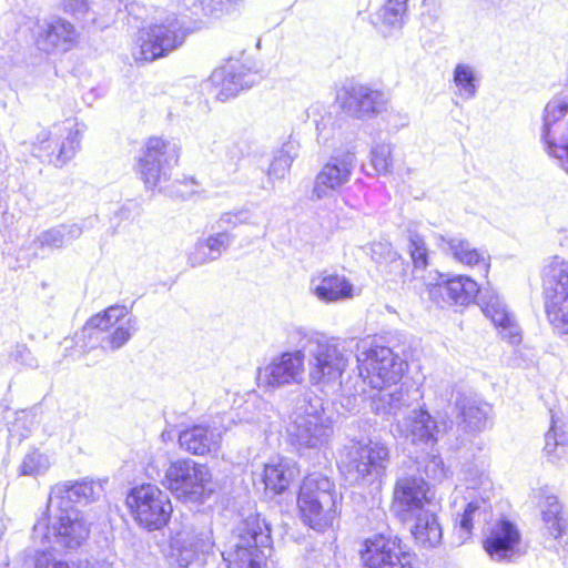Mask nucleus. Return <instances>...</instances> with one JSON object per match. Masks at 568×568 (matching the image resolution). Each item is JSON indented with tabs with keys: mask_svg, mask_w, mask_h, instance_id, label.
<instances>
[{
	"mask_svg": "<svg viewBox=\"0 0 568 568\" xmlns=\"http://www.w3.org/2000/svg\"><path fill=\"white\" fill-rule=\"evenodd\" d=\"M293 351L274 356L257 371V385L265 392L300 385L304 382L305 352L308 358V379L321 387L341 384L343 373L348 366V357L337 338L322 332L294 327L287 336Z\"/></svg>",
	"mask_w": 568,
	"mask_h": 568,
	"instance_id": "1",
	"label": "nucleus"
},
{
	"mask_svg": "<svg viewBox=\"0 0 568 568\" xmlns=\"http://www.w3.org/2000/svg\"><path fill=\"white\" fill-rule=\"evenodd\" d=\"M270 528L260 515H250L231 536L222 557L227 568H267Z\"/></svg>",
	"mask_w": 568,
	"mask_h": 568,
	"instance_id": "2",
	"label": "nucleus"
},
{
	"mask_svg": "<svg viewBox=\"0 0 568 568\" xmlns=\"http://www.w3.org/2000/svg\"><path fill=\"white\" fill-rule=\"evenodd\" d=\"M286 433L291 444L298 450L321 449L326 446L334 428L322 399L308 395L300 399L288 417Z\"/></svg>",
	"mask_w": 568,
	"mask_h": 568,
	"instance_id": "3",
	"label": "nucleus"
},
{
	"mask_svg": "<svg viewBox=\"0 0 568 568\" xmlns=\"http://www.w3.org/2000/svg\"><path fill=\"white\" fill-rule=\"evenodd\" d=\"M48 520L41 519L33 527V539L54 549L74 550L88 539L90 526L74 507L48 509Z\"/></svg>",
	"mask_w": 568,
	"mask_h": 568,
	"instance_id": "4",
	"label": "nucleus"
},
{
	"mask_svg": "<svg viewBox=\"0 0 568 568\" xmlns=\"http://www.w3.org/2000/svg\"><path fill=\"white\" fill-rule=\"evenodd\" d=\"M297 505L303 520L313 529L332 526L338 507L334 483L322 474H310L302 483Z\"/></svg>",
	"mask_w": 568,
	"mask_h": 568,
	"instance_id": "5",
	"label": "nucleus"
},
{
	"mask_svg": "<svg viewBox=\"0 0 568 568\" xmlns=\"http://www.w3.org/2000/svg\"><path fill=\"white\" fill-rule=\"evenodd\" d=\"M163 484L176 498L192 503H203L216 489L210 468L192 459L171 463Z\"/></svg>",
	"mask_w": 568,
	"mask_h": 568,
	"instance_id": "6",
	"label": "nucleus"
},
{
	"mask_svg": "<svg viewBox=\"0 0 568 568\" xmlns=\"http://www.w3.org/2000/svg\"><path fill=\"white\" fill-rule=\"evenodd\" d=\"M180 156L176 144L161 138H150L136 163V173L146 189L164 190L171 180L172 169Z\"/></svg>",
	"mask_w": 568,
	"mask_h": 568,
	"instance_id": "7",
	"label": "nucleus"
},
{
	"mask_svg": "<svg viewBox=\"0 0 568 568\" xmlns=\"http://www.w3.org/2000/svg\"><path fill=\"white\" fill-rule=\"evenodd\" d=\"M185 39V32L178 18L172 14L139 31L131 53L136 62L159 59L179 48Z\"/></svg>",
	"mask_w": 568,
	"mask_h": 568,
	"instance_id": "8",
	"label": "nucleus"
},
{
	"mask_svg": "<svg viewBox=\"0 0 568 568\" xmlns=\"http://www.w3.org/2000/svg\"><path fill=\"white\" fill-rule=\"evenodd\" d=\"M126 505L139 526L150 531L165 526L173 511L169 495L152 484L132 488Z\"/></svg>",
	"mask_w": 568,
	"mask_h": 568,
	"instance_id": "9",
	"label": "nucleus"
},
{
	"mask_svg": "<svg viewBox=\"0 0 568 568\" xmlns=\"http://www.w3.org/2000/svg\"><path fill=\"white\" fill-rule=\"evenodd\" d=\"M389 463L388 447L378 440H353L344 447L342 465L356 481L381 476Z\"/></svg>",
	"mask_w": 568,
	"mask_h": 568,
	"instance_id": "10",
	"label": "nucleus"
},
{
	"mask_svg": "<svg viewBox=\"0 0 568 568\" xmlns=\"http://www.w3.org/2000/svg\"><path fill=\"white\" fill-rule=\"evenodd\" d=\"M359 376L373 389L399 383L404 363L385 346L363 347L356 356Z\"/></svg>",
	"mask_w": 568,
	"mask_h": 568,
	"instance_id": "11",
	"label": "nucleus"
},
{
	"mask_svg": "<svg viewBox=\"0 0 568 568\" xmlns=\"http://www.w3.org/2000/svg\"><path fill=\"white\" fill-rule=\"evenodd\" d=\"M568 98L555 97L547 102L541 115L539 130L545 151L558 159L568 172Z\"/></svg>",
	"mask_w": 568,
	"mask_h": 568,
	"instance_id": "12",
	"label": "nucleus"
},
{
	"mask_svg": "<svg viewBox=\"0 0 568 568\" xmlns=\"http://www.w3.org/2000/svg\"><path fill=\"white\" fill-rule=\"evenodd\" d=\"M549 284L545 311L549 323L561 334H568V262L554 258L545 268Z\"/></svg>",
	"mask_w": 568,
	"mask_h": 568,
	"instance_id": "13",
	"label": "nucleus"
},
{
	"mask_svg": "<svg viewBox=\"0 0 568 568\" xmlns=\"http://www.w3.org/2000/svg\"><path fill=\"white\" fill-rule=\"evenodd\" d=\"M359 557L364 568H413L412 556L397 537L375 534L363 540Z\"/></svg>",
	"mask_w": 568,
	"mask_h": 568,
	"instance_id": "14",
	"label": "nucleus"
},
{
	"mask_svg": "<svg viewBox=\"0 0 568 568\" xmlns=\"http://www.w3.org/2000/svg\"><path fill=\"white\" fill-rule=\"evenodd\" d=\"M434 506L429 486L420 476L403 475L396 479L390 508L402 521Z\"/></svg>",
	"mask_w": 568,
	"mask_h": 568,
	"instance_id": "15",
	"label": "nucleus"
},
{
	"mask_svg": "<svg viewBox=\"0 0 568 568\" xmlns=\"http://www.w3.org/2000/svg\"><path fill=\"white\" fill-rule=\"evenodd\" d=\"M357 160L354 152L338 151L321 168L312 189V199L320 201L334 196L351 181Z\"/></svg>",
	"mask_w": 568,
	"mask_h": 568,
	"instance_id": "16",
	"label": "nucleus"
},
{
	"mask_svg": "<svg viewBox=\"0 0 568 568\" xmlns=\"http://www.w3.org/2000/svg\"><path fill=\"white\" fill-rule=\"evenodd\" d=\"M336 102L352 116L369 119L387 109L388 98L379 90L362 84H348L338 89Z\"/></svg>",
	"mask_w": 568,
	"mask_h": 568,
	"instance_id": "17",
	"label": "nucleus"
},
{
	"mask_svg": "<svg viewBox=\"0 0 568 568\" xmlns=\"http://www.w3.org/2000/svg\"><path fill=\"white\" fill-rule=\"evenodd\" d=\"M214 546L212 532L203 528L182 527L170 539V558L181 568H187L199 560L202 555L212 550Z\"/></svg>",
	"mask_w": 568,
	"mask_h": 568,
	"instance_id": "18",
	"label": "nucleus"
},
{
	"mask_svg": "<svg viewBox=\"0 0 568 568\" xmlns=\"http://www.w3.org/2000/svg\"><path fill=\"white\" fill-rule=\"evenodd\" d=\"M256 80V73L233 59L215 69L210 77V82L216 89V98L221 101L234 98L241 91L250 89Z\"/></svg>",
	"mask_w": 568,
	"mask_h": 568,
	"instance_id": "19",
	"label": "nucleus"
},
{
	"mask_svg": "<svg viewBox=\"0 0 568 568\" xmlns=\"http://www.w3.org/2000/svg\"><path fill=\"white\" fill-rule=\"evenodd\" d=\"M308 290L320 302L326 304L344 302L358 295L357 288L346 275L327 270L311 277Z\"/></svg>",
	"mask_w": 568,
	"mask_h": 568,
	"instance_id": "20",
	"label": "nucleus"
},
{
	"mask_svg": "<svg viewBox=\"0 0 568 568\" xmlns=\"http://www.w3.org/2000/svg\"><path fill=\"white\" fill-rule=\"evenodd\" d=\"M478 284L468 276H457L429 287V298L444 307L445 305H467L480 293Z\"/></svg>",
	"mask_w": 568,
	"mask_h": 568,
	"instance_id": "21",
	"label": "nucleus"
},
{
	"mask_svg": "<svg viewBox=\"0 0 568 568\" xmlns=\"http://www.w3.org/2000/svg\"><path fill=\"white\" fill-rule=\"evenodd\" d=\"M396 430L413 445H428L437 440V422L427 410L414 409L396 424Z\"/></svg>",
	"mask_w": 568,
	"mask_h": 568,
	"instance_id": "22",
	"label": "nucleus"
},
{
	"mask_svg": "<svg viewBox=\"0 0 568 568\" xmlns=\"http://www.w3.org/2000/svg\"><path fill=\"white\" fill-rule=\"evenodd\" d=\"M520 534L509 521L501 520L486 538L484 547L495 561L511 560L519 556Z\"/></svg>",
	"mask_w": 568,
	"mask_h": 568,
	"instance_id": "23",
	"label": "nucleus"
},
{
	"mask_svg": "<svg viewBox=\"0 0 568 568\" xmlns=\"http://www.w3.org/2000/svg\"><path fill=\"white\" fill-rule=\"evenodd\" d=\"M479 305L485 315L500 328L503 338L508 339L510 344H518L520 342L519 326L497 294L488 291L480 293Z\"/></svg>",
	"mask_w": 568,
	"mask_h": 568,
	"instance_id": "24",
	"label": "nucleus"
},
{
	"mask_svg": "<svg viewBox=\"0 0 568 568\" xmlns=\"http://www.w3.org/2000/svg\"><path fill=\"white\" fill-rule=\"evenodd\" d=\"M101 490V486L92 480L77 483H64L52 488L48 509L73 507L71 504L89 503L93 500Z\"/></svg>",
	"mask_w": 568,
	"mask_h": 568,
	"instance_id": "25",
	"label": "nucleus"
},
{
	"mask_svg": "<svg viewBox=\"0 0 568 568\" xmlns=\"http://www.w3.org/2000/svg\"><path fill=\"white\" fill-rule=\"evenodd\" d=\"M78 32L73 24L62 18H51L44 22L39 43L43 50L69 51L77 42Z\"/></svg>",
	"mask_w": 568,
	"mask_h": 568,
	"instance_id": "26",
	"label": "nucleus"
},
{
	"mask_svg": "<svg viewBox=\"0 0 568 568\" xmlns=\"http://www.w3.org/2000/svg\"><path fill=\"white\" fill-rule=\"evenodd\" d=\"M408 521H413L410 532L417 546L432 549L440 545L443 528L438 521L435 506L415 514Z\"/></svg>",
	"mask_w": 568,
	"mask_h": 568,
	"instance_id": "27",
	"label": "nucleus"
},
{
	"mask_svg": "<svg viewBox=\"0 0 568 568\" xmlns=\"http://www.w3.org/2000/svg\"><path fill=\"white\" fill-rule=\"evenodd\" d=\"M179 443L193 455L215 453L221 444V432L203 425L193 426L180 433Z\"/></svg>",
	"mask_w": 568,
	"mask_h": 568,
	"instance_id": "28",
	"label": "nucleus"
},
{
	"mask_svg": "<svg viewBox=\"0 0 568 568\" xmlns=\"http://www.w3.org/2000/svg\"><path fill=\"white\" fill-rule=\"evenodd\" d=\"M297 474L298 469L294 460L276 456L264 465L263 481L266 489L280 494L288 487Z\"/></svg>",
	"mask_w": 568,
	"mask_h": 568,
	"instance_id": "29",
	"label": "nucleus"
},
{
	"mask_svg": "<svg viewBox=\"0 0 568 568\" xmlns=\"http://www.w3.org/2000/svg\"><path fill=\"white\" fill-rule=\"evenodd\" d=\"M376 390L377 394L372 396V408L376 414L396 415L404 407L410 405V395L407 388L399 383Z\"/></svg>",
	"mask_w": 568,
	"mask_h": 568,
	"instance_id": "30",
	"label": "nucleus"
},
{
	"mask_svg": "<svg viewBox=\"0 0 568 568\" xmlns=\"http://www.w3.org/2000/svg\"><path fill=\"white\" fill-rule=\"evenodd\" d=\"M486 499L487 498L481 496L468 501L464 511L458 514L454 527V536L458 545L465 544L470 538L475 524L486 520Z\"/></svg>",
	"mask_w": 568,
	"mask_h": 568,
	"instance_id": "31",
	"label": "nucleus"
},
{
	"mask_svg": "<svg viewBox=\"0 0 568 568\" xmlns=\"http://www.w3.org/2000/svg\"><path fill=\"white\" fill-rule=\"evenodd\" d=\"M440 241L442 247L449 251L458 262L468 266H477L484 273H487L489 255L485 251H478L468 241L458 237L446 239L440 236Z\"/></svg>",
	"mask_w": 568,
	"mask_h": 568,
	"instance_id": "32",
	"label": "nucleus"
},
{
	"mask_svg": "<svg viewBox=\"0 0 568 568\" xmlns=\"http://www.w3.org/2000/svg\"><path fill=\"white\" fill-rule=\"evenodd\" d=\"M408 0H385L376 12L374 24L385 36H390L404 27Z\"/></svg>",
	"mask_w": 568,
	"mask_h": 568,
	"instance_id": "33",
	"label": "nucleus"
},
{
	"mask_svg": "<svg viewBox=\"0 0 568 568\" xmlns=\"http://www.w3.org/2000/svg\"><path fill=\"white\" fill-rule=\"evenodd\" d=\"M539 507L545 529L555 539L559 538L568 528V518L558 498L547 495L539 503Z\"/></svg>",
	"mask_w": 568,
	"mask_h": 568,
	"instance_id": "34",
	"label": "nucleus"
},
{
	"mask_svg": "<svg viewBox=\"0 0 568 568\" xmlns=\"http://www.w3.org/2000/svg\"><path fill=\"white\" fill-rule=\"evenodd\" d=\"M82 227L75 223L63 224L41 232L34 243L41 248H60L79 239Z\"/></svg>",
	"mask_w": 568,
	"mask_h": 568,
	"instance_id": "35",
	"label": "nucleus"
},
{
	"mask_svg": "<svg viewBox=\"0 0 568 568\" xmlns=\"http://www.w3.org/2000/svg\"><path fill=\"white\" fill-rule=\"evenodd\" d=\"M454 94L464 100L475 98L478 87L479 78L475 67L468 63H457L453 71Z\"/></svg>",
	"mask_w": 568,
	"mask_h": 568,
	"instance_id": "36",
	"label": "nucleus"
},
{
	"mask_svg": "<svg viewBox=\"0 0 568 568\" xmlns=\"http://www.w3.org/2000/svg\"><path fill=\"white\" fill-rule=\"evenodd\" d=\"M457 407L463 422L473 430L485 427L491 407L484 402L471 397H463L457 400Z\"/></svg>",
	"mask_w": 568,
	"mask_h": 568,
	"instance_id": "37",
	"label": "nucleus"
},
{
	"mask_svg": "<svg viewBox=\"0 0 568 568\" xmlns=\"http://www.w3.org/2000/svg\"><path fill=\"white\" fill-rule=\"evenodd\" d=\"M463 474L467 489L476 490L479 493V497L488 498L491 481L484 462L465 465Z\"/></svg>",
	"mask_w": 568,
	"mask_h": 568,
	"instance_id": "38",
	"label": "nucleus"
},
{
	"mask_svg": "<svg viewBox=\"0 0 568 568\" xmlns=\"http://www.w3.org/2000/svg\"><path fill=\"white\" fill-rule=\"evenodd\" d=\"M568 434L562 427L557 426L556 422L551 419L550 429L545 436L544 450L552 463L557 462L567 453Z\"/></svg>",
	"mask_w": 568,
	"mask_h": 568,
	"instance_id": "39",
	"label": "nucleus"
},
{
	"mask_svg": "<svg viewBox=\"0 0 568 568\" xmlns=\"http://www.w3.org/2000/svg\"><path fill=\"white\" fill-rule=\"evenodd\" d=\"M128 314L126 307L124 306H111L103 313L92 316L85 324L84 331L98 329L100 332L108 331L114 325H118Z\"/></svg>",
	"mask_w": 568,
	"mask_h": 568,
	"instance_id": "40",
	"label": "nucleus"
},
{
	"mask_svg": "<svg viewBox=\"0 0 568 568\" xmlns=\"http://www.w3.org/2000/svg\"><path fill=\"white\" fill-rule=\"evenodd\" d=\"M51 462L48 455L39 449L27 453L19 466V475L37 477L43 475L50 468Z\"/></svg>",
	"mask_w": 568,
	"mask_h": 568,
	"instance_id": "41",
	"label": "nucleus"
},
{
	"mask_svg": "<svg viewBox=\"0 0 568 568\" xmlns=\"http://www.w3.org/2000/svg\"><path fill=\"white\" fill-rule=\"evenodd\" d=\"M80 144L81 135L79 129H68V133L60 144L58 154H55L54 158L51 156L50 162H52L55 166L64 165L75 155L80 149Z\"/></svg>",
	"mask_w": 568,
	"mask_h": 568,
	"instance_id": "42",
	"label": "nucleus"
},
{
	"mask_svg": "<svg viewBox=\"0 0 568 568\" xmlns=\"http://www.w3.org/2000/svg\"><path fill=\"white\" fill-rule=\"evenodd\" d=\"M135 331V320L128 318L125 321H121L115 329L104 338V347L110 348L111 351H115L121 348L131 337L132 333Z\"/></svg>",
	"mask_w": 568,
	"mask_h": 568,
	"instance_id": "43",
	"label": "nucleus"
},
{
	"mask_svg": "<svg viewBox=\"0 0 568 568\" xmlns=\"http://www.w3.org/2000/svg\"><path fill=\"white\" fill-rule=\"evenodd\" d=\"M393 149L389 143H376L371 151V163L378 174H387L393 166Z\"/></svg>",
	"mask_w": 568,
	"mask_h": 568,
	"instance_id": "44",
	"label": "nucleus"
},
{
	"mask_svg": "<svg viewBox=\"0 0 568 568\" xmlns=\"http://www.w3.org/2000/svg\"><path fill=\"white\" fill-rule=\"evenodd\" d=\"M214 261L221 257L233 242V235L226 231L215 232L202 239Z\"/></svg>",
	"mask_w": 568,
	"mask_h": 568,
	"instance_id": "45",
	"label": "nucleus"
},
{
	"mask_svg": "<svg viewBox=\"0 0 568 568\" xmlns=\"http://www.w3.org/2000/svg\"><path fill=\"white\" fill-rule=\"evenodd\" d=\"M408 251L415 267L425 268L427 262V247L424 239L417 233H410L408 237Z\"/></svg>",
	"mask_w": 568,
	"mask_h": 568,
	"instance_id": "46",
	"label": "nucleus"
},
{
	"mask_svg": "<svg viewBox=\"0 0 568 568\" xmlns=\"http://www.w3.org/2000/svg\"><path fill=\"white\" fill-rule=\"evenodd\" d=\"M219 226H231L236 227L240 224H252L256 225L255 222L252 221V214L248 210H237V211H231L225 212L221 214L219 219Z\"/></svg>",
	"mask_w": 568,
	"mask_h": 568,
	"instance_id": "47",
	"label": "nucleus"
},
{
	"mask_svg": "<svg viewBox=\"0 0 568 568\" xmlns=\"http://www.w3.org/2000/svg\"><path fill=\"white\" fill-rule=\"evenodd\" d=\"M292 163L290 159L276 153L267 170L268 180H283L288 174Z\"/></svg>",
	"mask_w": 568,
	"mask_h": 568,
	"instance_id": "48",
	"label": "nucleus"
},
{
	"mask_svg": "<svg viewBox=\"0 0 568 568\" xmlns=\"http://www.w3.org/2000/svg\"><path fill=\"white\" fill-rule=\"evenodd\" d=\"M207 247L204 245L202 239L197 240L193 248L187 254V263L192 267H197L211 263L214 261L211 254H209Z\"/></svg>",
	"mask_w": 568,
	"mask_h": 568,
	"instance_id": "49",
	"label": "nucleus"
},
{
	"mask_svg": "<svg viewBox=\"0 0 568 568\" xmlns=\"http://www.w3.org/2000/svg\"><path fill=\"white\" fill-rule=\"evenodd\" d=\"M239 0H199L194 7H199L203 14H216L229 11Z\"/></svg>",
	"mask_w": 568,
	"mask_h": 568,
	"instance_id": "50",
	"label": "nucleus"
},
{
	"mask_svg": "<svg viewBox=\"0 0 568 568\" xmlns=\"http://www.w3.org/2000/svg\"><path fill=\"white\" fill-rule=\"evenodd\" d=\"M34 568H74L64 560L57 559L48 550H38L34 555Z\"/></svg>",
	"mask_w": 568,
	"mask_h": 568,
	"instance_id": "51",
	"label": "nucleus"
},
{
	"mask_svg": "<svg viewBox=\"0 0 568 568\" xmlns=\"http://www.w3.org/2000/svg\"><path fill=\"white\" fill-rule=\"evenodd\" d=\"M425 473L435 480H442L448 476V469L445 468L442 457L433 455L425 465Z\"/></svg>",
	"mask_w": 568,
	"mask_h": 568,
	"instance_id": "52",
	"label": "nucleus"
},
{
	"mask_svg": "<svg viewBox=\"0 0 568 568\" xmlns=\"http://www.w3.org/2000/svg\"><path fill=\"white\" fill-rule=\"evenodd\" d=\"M316 131L318 141H322L323 143L328 142L335 133L333 118L331 115H326L322 116L321 120H317Z\"/></svg>",
	"mask_w": 568,
	"mask_h": 568,
	"instance_id": "53",
	"label": "nucleus"
},
{
	"mask_svg": "<svg viewBox=\"0 0 568 568\" xmlns=\"http://www.w3.org/2000/svg\"><path fill=\"white\" fill-rule=\"evenodd\" d=\"M64 11L72 13L75 17L83 18L90 10L88 0H60Z\"/></svg>",
	"mask_w": 568,
	"mask_h": 568,
	"instance_id": "54",
	"label": "nucleus"
},
{
	"mask_svg": "<svg viewBox=\"0 0 568 568\" xmlns=\"http://www.w3.org/2000/svg\"><path fill=\"white\" fill-rule=\"evenodd\" d=\"M300 143L290 138L288 141L283 143L282 148L276 152L278 155L290 159L293 162L298 155Z\"/></svg>",
	"mask_w": 568,
	"mask_h": 568,
	"instance_id": "55",
	"label": "nucleus"
},
{
	"mask_svg": "<svg viewBox=\"0 0 568 568\" xmlns=\"http://www.w3.org/2000/svg\"><path fill=\"white\" fill-rule=\"evenodd\" d=\"M261 406H262V409L256 416L247 417L245 420L247 423L256 424L260 430L265 432L268 426V419H270V416L266 414V412L268 410V404L261 403Z\"/></svg>",
	"mask_w": 568,
	"mask_h": 568,
	"instance_id": "56",
	"label": "nucleus"
},
{
	"mask_svg": "<svg viewBox=\"0 0 568 568\" xmlns=\"http://www.w3.org/2000/svg\"><path fill=\"white\" fill-rule=\"evenodd\" d=\"M51 138H52V132L47 130V129H42L38 134H37V142L45 150V151H50L49 153V158L51 159V156H53V149L51 148Z\"/></svg>",
	"mask_w": 568,
	"mask_h": 568,
	"instance_id": "57",
	"label": "nucleus"
},
{
	"mask_svg": "<svg viewBox=\"0 0 568 568\" xmlns=\"http://www.w3.org/2000/svg\"><path fill=\"white\" fill-rule=\"evenodd\" d=\"M74 568H113L112 565L104 560L89 561V560H78L73 562Z\"/></svg>",
	"mask_w": 568,
	"mask_h": 568,
	"instance_id": "58",
	"label": "nucleus"
},
{
	"mask_svg": "<svg viewBox=\"0 0 568 568\" xmlns=\"http://www.w3.org/2000/svg\"><path fill=\"white\" fill-rule=\"evenodd\" d=\"M422 7L428 9V11L433 10L434 12H437L438 2L437 0H423Z\"/></svg>",
	"mask_w": 568,
	"mask_h": 568,
	"instance_id": "59",
	"label": "nucleus"
},
{
	"mask_svg": "<svg viewBox=\"0 0 568 568\" xmlns=\"http://www.w3.org/2000/svg\"><path fill=\"white\" fill-rule=\"evenodd\" d=\"M0 564H3L0 568H8L9 566V558L6 552L0 554Z\"/></svg>",
	"mask_w": 568,
	"mask_h": 568,
	"instance_id": "60",
	"label": "nucleus"
},
{
	"mask_svg": "<svg viewBox=\"0 0 568 568\" xmlns=\"http://www.w3.org/2000/svg\"><path fill=\"white\" fill-rule=\"evenodd\" d=\"M3 173L4 172L0 169V187L3 186V181H2Z\"/></svg>",
	"mask_w": 568,
	"mask_h": 568,
	"instance_id": "61",
	"label": "nucleus"
}]
</instances>
